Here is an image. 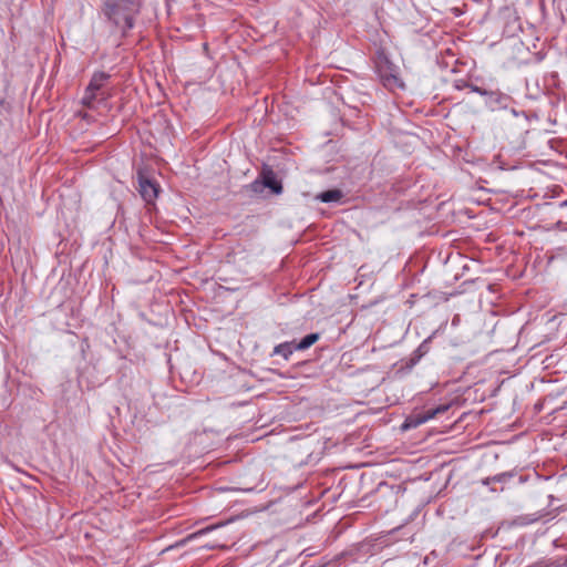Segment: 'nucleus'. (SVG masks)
<instances>
[{"instance_id":"nucleus-1","label":"nucleus","mask_w":567,"mask_h":567,"mask_svg":"<svg viewBox=\"0 0 567 567\" xmlns=\"http://www.w3.org/2000/svg\"><path fill=\"white\" fill-rule=\"evenodd\" d=\"M137 0H105L102 12L106 20L126 37L134 27V16L138 11Z\"/></svg>"},{"instance_id":"nucleus-2","label":"nucleus","mask_w":567,"mask_h":567,"mask_svg":"<svg viewBox=\"0 0 567 567\" xmlns=\"http://www.w3.org/2000/svg\"><path fill=\"white\" fill-rule=\"evenodd\" d=\"M111 79V74L104 71H95L81 99V104L89 110H96L100 104H104L111 94L105 91V86Z\"/></svg>"},{"instance_id":"nucleus-3","label":"nucleus","mask_w":567,"mask_h":567,"mask_svg":"<svg viewBox=\"0 0 567 567\" xmlns=\"http://www.w3.org/2000/svg\"><path fill=\"white\" fill-rule=\"evenodd\" d=\"M374 66L384 87L393 91L404 86L399 76L398 66L390 61L384 52H377Z\"/></svg>"},{"instance_id":"nucleus-4","label":"nucleus","mask_w":567,"mask_h":567,"mask_svg":"<svg viewBox=\"0 0 567 567\" xmlns=\"http://www.w3.org/2000/svg\"><path fill=\"white\" fill-rule=\"evenodd\" d=\"M514 104V99L499 90H489L485 97V105L493 112L511 110L514 115H517Z\"/></svg>"},{"instance_id":"nucleus-5","label":"nucleus","mask_w":567,"mask_h":567,"mask_svg":"<svg viewBox=\"0 0 567 567\" xmlns=\"http://www.w3.org/2000/svg\"><path fill=\"white\" fill-rule=\"evenodd\" d=\"M449 409L450 404H441L436 408L427 409L422 412H414L405 419L402 427L404 430L415 429L429 420L434 419L436 415L445 413Z\"/></svg>"},{"instance_id":"nucleus-6","label":"nucleus","mask_w":567,"mask_h":567,"mask_svg":"<svg viewBox=\"0 0 567 567\" xmlns=\"http://www.w3.org/2000/svg\"><path fill=\"white\" fill-rule=\"evenodd\" d=\"M159 192V186L156 182L145 177H140V193L143 199L147 203H153Z\"/></svg>"},{"instance_id":"nucleus-7","label":"nucleus","mask_w":567,"mask_h":567,"mask_svg":"<svg viewBox=\"0 0 567 567\" xmlns=\"http://www.w3.org/2000/svg\"><path fill=\"white\" fill-rule=\"evenodd\" d=\"M261 181L264 183V187L269 188L274 194L279 195L282 193L284 187L281 182L277 178L275 172L270 167H265L261 171Z\"/></svg>"},{"instance_id":"nucleus-8","label":"nucleus","mask_w":567,"mask_h":567,"mask_svg":"<svg viewBox=\"0 0 567 567\" xmlns=\"http://www.w3.org/2000/svg\"><path fill=\"white\" fill-rule=\"evenodd\" d=\"M431 340L432 338L425 339L410 355V358L405 361V368H413L431 349Z\"/></svg>"},{"instance_id":"nucleus-9","label":"nucleus","mask_w":567,"mask_h":567,"mask_svg":"<svg viewBox=\"0 0 567 567\" xmlns=\"http://www.w3.org/2000/svg\"><path fill=\"white\" fill-rule=\"evenodd\" d=\"M293 351H297L296 341H287L277 344L271 355H281L285 360H289Z\"/></svg>"},{"instance_id":"nucleus-10","label":"nucleus","mask_w":567,"mask_h":567,"mask_svg":"<svg viewBox=\"0 0 567 567\" xmlns=\"http://www.w3.org/2000/svg\"><path fill=\"white\" fill-rule=\"evenodd\" d=\"M343 197V192L333 188L324 190L316 196V198L322 203H337Z\"/></svg>"},{"instance_id":"nucleus-11","label":"nucleus","mask_w":567,"mask_h":567,"mask_svg":"<svg viewBox=\"0 0 567 567\" xmlns=\"http://www.w3.org/2000/svg\"><path fill=\"white\" fill-rule=\"evenodd\" d=\"M320 339V333L313 332L305 336L299 342L296 341L298 351H303L313 346Z\"/></svg>"},{"instance_id":"nucleus-12","label":"nucleus","mask_w":567,"mask_h":567,"mask_svg":"<svg viewBox=\"0 0 567 567\" xmlns=\"http://www.w3.org/2000/svg\"><path fill=\"white\" fill-rule=\"evenodd\" d=\"M514 473L513 472H503L499 474H496L494 476L486 477L482 481L484 485H489L492 483H506L511 478H513Z\"/></svg>"},{"instance_id":"nucleus-13","label":"nucleus","mask_w":567,"mask_h":567,"mask_svg":"<svg viewBox=\"0 0 567 567\" xmlns=\"http://www.w3.org/2000/svg\"><path fill=\"white\" fill-rule=\"evenodd\" d=\"M264 183L261 179H256L247 186V189L254 194H260L264 190Z\"/></svg>"},{"instance_id":"nucleus-14","label":"nucleus","mask_w":567,"mask_h":567,"mask_svg":"<svg viewBox=\"0 0 567 567\" xmlns=\"http://www.w3.org/2000/svg\"><path fill=\"white\" fill-rule=\"evenodd\" d=\"M468 89L472 92L477 93V94H480L481 96H484V97H486V95H487V93L489 91V90H486L484 87L477 86V85H475L473 83H470Z\"/></svg>"},{"instance_id":"nucleus-15","label":"nucleus","mask_w":567,"mask_h":567,"mask_svg":"<svg viewBox=\"0 0 567 567\" xmlns=\"http://www.w3.org/2000/svg\"><path fill=\"white\" fill-rule=\"evenodd\" d=\"M468 85H470V82H467L465 80H456L454 83V86L457 90H463L465 87H468Z\"/></svg>"},{"instance_id":"nucleus-16","label":"nucleus","mask_w":567,"mask_h":567,"mask_svg":"<svg viewBox=\"0 0 567 567\" xmlns=\"http://www.w3.org/2000/svg\"><path fill=\"white\" fill-rule=\"evenodd\" d=\"M218 526H219V525H213V526L205 527V528H203V529L198 530V532L196 533V535H204V534H206V533H208V532H210V530H213V529L217 528Z\"/></svg>"},{"instance_id":"nucleus-17","label":"nucleus","mask_w":567,"mask_h":567,"mask_svg":"<svg viewBox=\"0 0 567 567\" xmlns=\"http://www.w3.org/2000/svg\"><path fill=\"white\" fill-rule=\"evenodd\" d=\"M389 486L385 483H381L378 486V492L381 493L383 488H388Z\"/></svg>"},{"instance_id":"nucleus-18","label":"nucleus","mask_w":567,"mask_h":567,"mask_svg":"<svg viewBox=\"0 0 567 567\" xmlns=\"http://www.w3.org/2000/svg\"><path fill=\"white\" fill-rule=\"evenodd\" d=\"M539 518H540V516H535V517L528 519L526 523H534V522H537Z\"/></svg>"},{"instance_id":"nucleus-19","label":"nucleus","mask_w":567,"mask_h":567,"mask_svg":"<svg viewBox=\"0 0 567 567\" xmlns=\"http://www.w3.org/2000/svg\"><path fill=\"white\" fill-rule=\"evenodd\" d=\"M560 206H561V207L567 206V200L563 202V203L560 204Z\"/></svg>"},{"instance_id":"nucleus-20","label":"nucleus","mask_w":567,"mask_h":567,"mask_svg":"<svg viewBox=\"0 0 567 567\" xmlns=\"http://www.w3.org/2000/svg\"><path fill=\"white\" fill-rule=\"evenodd\" d=\"M527 567H540L538 564H534V565H530V566H527Z\"/></svg>"}]
</instances>
